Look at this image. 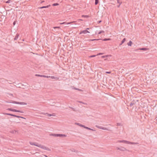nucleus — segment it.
Returning <instances> with one entry per match:
<instances>
[{"mask_svg": "<svg viewBox=\"0 0 157 157\" xmlns=\"http://www.w3.org/2000/svg\"><path fill=\"white\" fill-rule=\"evenodd\" d=\"M117 142L119 143H123L125 144H138V143L132 142L125 140H118Z\"/></svg>", "mask_w": 157, "mask_h": 157, "instance_id": "f257e3e1", "label": "nucleus"}, {"mask_svg": "<svg viewBox=\"0 0 157 157\" xmlns=\"http://www.w3.org/2000/svg\"><path fill=\"white\" fill-rule=\"evenodd\" d=\"M9 103H13L14 104H17L22 105H26L27 103L25 102H21L15 101H11L9 102Z\"/></svg>", "mask_w": 157, "mask_h": 157, "instance_id": "f03ea898", "label": "nucleus"}, {"mask_svg": "<svg viewBox=\"0 0 157 157\" xmlns=\"http://www.w3.org/2000/svg\"><path fill=\"white\" fill-rule=\"evenodd\" d=\"M37 147H40L43 149L47 150L48 151H51V150L50 148L45 146L44 145H41L40 144H39L38 146H37Z\"/></svg>", "mask_w": 157, "mask_h": 157, "instance_id": "7ed1b4c3", "label": "nucleus"}, {"mask_svg": "<svg viewBox=\"0 0 157 157\" xmlns=\"http://www.w3.org/2000/svg\"><path fill=\"white\" fill-rule=\"evenodd\" d=\"M7 110L13 111V112H20L21 113H24V112L23 111H21L20 110H17L16 109H12V108H8L7 109Z\"/></svg>", "mask_w": 157, "mask_h": 157, "instance_id": "20e7f679", "label": "nucleus"}, {"mask_svg": "<svg viewBox=\"0 0 157 157\" xmlns=\"http://www.w3.org/2000/svg\"><path fill=\"white\" fill-rule=\"evenodd\" d=\"M116 149L117 150H119L122 151H129V150L126 149L125 148L121 147H117Z\"/></svg>", "mask_w": 157, "mask_h": 157, "instance_id": "39448f33", "label": "nucleus"}, {"mask_svg": "<svg viewBox=\"0 0 157 157\" xmlns=\"http://www.w3.org/2000/svg\"><path fill=\"white\" fill-rule=\"evenodd\" d=\"M29 143L31 145H34V146H36L37 147V146H38V144H39L37 143L32 142H31V141H30L29 142Z\"/></svg>", "mask_w": 157, "mask_h": 157, "instance_id": "423d86ee", "label": "nucleus"}, {"mask_svg": "<svg viewBox=\"0 0 157 157\" xmlns=\"http://www.w3.org/2000/svg\"><path fill=\"white\" fill-rule=\"evenodd\" d=\"M87 33H90V32L87 30H86L81 31L79 34H81L82 33L86 34Z\"/></svg>", "mask_w": 157, "mask_h": 157, "instance_id": "0eeeda50", "label": "nucleus"}, {"mask_svg": "<svg viewBox=\"0 0 157 157\" xmlns=\"http://www.w3.org/2000/svg\"><path fill=\"white\" fill-rule=\"evenodd\" d=\"M19 36V34H18V33H17V34H16V36H15V38H14V40H17L18 39V37Z\"/></svg>", "mask_w": 157, "mask_h": 157, "instance_id": "6e6552de", "label": "nucleus"}, {"mask_svg": "<svg viewBox=\"0 0 157 157\" xmlns=\"http://www.w3.org/2000/svg\"><path fill=\"white\" fill-rule=\"evenodd\" d=\"M50 136H59V134H50Z\"/></svg>", "mask_w": 157, "mask_h": 157, "instance_id": "1a4fd4ad", "label": "nucleus"}, {"mask_svg": "<svg viewBox=\"0 0 157 157\" xmlns=\"http://www.w3.org/2000/svg\"><path fill=\"white\" fill-rule=\"evenodd\" d=\"M84 128H86L87 129H88V130H91V131H95V130L93 129H91V128H90L89 127H86L85 126H84Z\"/></svg>", "mask_w": 157, "mask_h": 157, "instance_id": "9d476101", "label": "nucleus"}, {"mask_svg": "<svg viewBox=\"0 0 157 157\" xmlns=\"http://www.w3.org/2000/svg\"><path fill=\"white\" fill-rule=\"evenodd\" d=\"M67 136V135L65 134H59V137H65Z\"/></svg>", "mask_w": 157, "mask_h": 157, "instance_id": "9b49d317", "label": "nucleus"}, {"mask_svg": "<svg viewBox=\"0 0 157 157\" xmlns=\"http://www.w3.org/2000/svg\"><path fill=\"white\" fill-rule=\"evenodd\" d=\"M75 124L78 125L81 127H84V125H83L81 124L78 123H75Z\"/></svg>", "mask_w": 157, "mask_h": 157, "instance_id": "f8f14e48", "label": "nucleus"}, {"mask_svg": "<svg viewBox=\"0 0 157 157\" xmlns=\"http://www.w3.org/2000/svg\"><path fill=\"white\" fill-rule=\"evenodd\" d=\"M50 6V5H48V6H43L40 7V9H42V8H48V7H49Z\"/></svg>", "mask_w": 157, "mask_h": 157, "instance_id": "ddd939ff", "label": "nucleus"}, {"mask_svg": "<svg viewBox=\"0 0 157 157\" xmlns=\"http://www.w3.org/2000/svg\"><path fill=\"white\" fill-rule=\"evenodd\" d=\"M35 76H36L40 77H44V75H40L38 74H36Z\"/></svg>", "mask_w": 157, "mask_h": 157, "instance_id": "4468645a", "label": "nucleus"}, {"mask_svg": "<svg viewBox=\"0 0 157 157\" xmlns=\"http://www.w3.org/2000/svg\"><path fill=\"white\" fill-rule=\"evenodd\" d=\"M139 49L140 50H141L146 51V50H148V49L146 48H140Z\"/></svg>", "mask_w": 157, "mask_h": 157, "instance_id": "2eb2a0df", "label": "nucleus"}, {"mask_svg": "<svg viewBox=\"0 0 157 157\" xmlns=\"http://www.w3.org/2000/svg\"><path fill=\"white\" fill-rule=\"evenodd\" d=\"M61 21L60 22L59 21V25L65 24V25H67V24L66 22H62Z\"/></svg>", "mask_w": 157, "mask_h": 157, "instance_id": "dca6fc26", "label": "nucleus"}, {"mask_svg": "<svg viewBox=\"0 0 157 157\" xmlns=\"http://www.w3.org/2000/svg\"><path fill=\"white\" fill-rule=\"evenodd\" d=\"M132 44V42L131 40H130L129 42L127 44L129 46H131Z\"/></svg>", "mask_w": 157, "mask_h": 157, "instance_id": "f3484780", "label": "nucleus"}, {"mask_svg": "<svg viewBox=\"0 0 157 157\" xmlns=\"http://www.w3.org/2000/svg\"><path fill=\"white\" fill-rule=\"evenodd\" d=\"M101 39H89V41H94V40H101Z\"/></svg>", "mask_w": 157, "mask_h": 157, "instance_id": "a211bd4d", "label": "nucleus"}, {"mask_svg": "<svg viewBox=\"0 0 157 157\" xmlns=\"http://www.w3.org/2000/svg\"><path fill=\"white\" fill-rule=\"evenodd\" d=\"M96 127H97V128H99V129H102V128H103V127H101V126H99V125H96Z\"/></svg>", "mask_w": 157, "mask_h": 157, "instance_id": "6ab92c4d", "label": "nucleus"}, {"mask_svg": "<svg viewBox=\"0 0 157 157\" xmlns=\"http://www.w3.org/2000/svg\"><path fill=\"white\" fill-rule=\"evenodd\" d=\"M45 115H46L47 116H48V117H50V116H53V114H48V113H45Z\"/></svg>", "mask_w": 157, "mask_h": 157, "instance_id": "aec40b11", "label": "nucleus"}, {"mask_svg": "<svg viewBox=\"0 0 157 157\" xmlns=\"http://www.w3.org/2000/svg\"><path fill=\"white\" fill-rule=\"evenodd\" d=\"M77 102H79V103H82V104H85V105H87V104L86 103L83 102H82V101H77Z\"/></svg>", "mask_w": 157, "mask_h": 157, "instance_id": "412c9836", "label": "nucleus"}, {"mask_svg": "<svg viewBox=\"0 0 157 157\" xmlns=\"http://www.w3.org/2000/svg\"><path fill=\"white\" fill-rule=\"evenodd\" d=\"M71 150L72 151L76 152L77 153L78 152V151H76L74 149H71Z\"/></svg>", "mask_w": 157, "mask_h": 157, "instance_id": "4be33fe9", "label": "nucleus"}, {"mask_svg": "<svg viewBox=\"0 0 157 157\" xmlns=\"http://www.w3.org/2000/svg\"><path fill=\"white\" fill-rule=\"evenodd\" d=\"M99 2V0H95V5H97Z\"/></svg>", "mask_w": 157, "mask_h": 157, "instance_id": "5701e85b", "label": "nucleus"}, {"mask_svg": "<svg viewBox=\"0 0 157 157\" xmlns=\"http://www.w3.org/2000/svg\"><path fill=\"white\" fill-rule=\"evenodd\" d=\"M126 39L125 38H124L122 40V41H121V42L123 44L125 42V41H126Z\"/></svg>", "mask_w": 157, "mask_h": 157, "instance_id": "b1692460", "label": "nucleus"}, {"mask_svg": "<svg viewBox=\"0 0 157 157\" xmlns=\"http://www.w3.org/2000/svg\"><path fill=\"white\" fill-rule=\"evenodd\" d=\"M59 5V4H58V3H54L52 5V6H58Z\"/></svg>", "mask_w": 157, "mask_h": 157, "instance_id": "393cba45", "label": "nucleus"}, {"mask_svg": "<svg viewBox=\"0 0 157 157\" xmlns=\"http://www.w3.org/2000/svg\"><path fill=\"white\" fill-rule=\"evenodd\" d=\"M16 132V131L15 130H12L11 131V132L12 133L15 134Z\"/></svg>", "mask_w": 157, "mask_h": 157, "instance_id": "a878e982", "label": "nucleus"}, {"mask_svg": "<svg viewBox=\"0 0 157 157\" xmlns=\"http://www.w3.org/2000/svg\"><path fill=\"white\" fill-rule=\"evenodd\" d=\"M82 17H84L86 18H88L89 17V16L88 15H82Z\"/></svg>", "mask_w": 157, "mask_h": 157, "instance_id": "bb28decb", "label": "nucleus"}, {"mask_svg": "<svg viewBox=\"0 0 157 157\" xmlns=\"http://www.w3.org/2000/svg\"><path fill=\"white\" fill-rule=\"evenodd\" d=\"M104 32H105L104 31L102 30L99 32V33H98V34H100L102 33H104Z\"/></svg>", "mask_w": 157, "mask_h": 157, "instance_id": "cd10ccee", "label": "nucleus"}, {"mask_svg": "<svg viewBox=\"0 0 157 157\" xmlns=\"http://www.w3.org/2000/svg\"><path fill=\"white\" fill-rule=\"evenodd\" d=\"M135 104V103L134 102H133V103L131 102V103H130V104L129 105L131 107L132 105H134Z\"/></svg>", "mask_w": 157, "mask_h": 157, "instance_id": "c85d7f7f", "label": "nucleus"}, {"mask_svg": "<svg viewBox=\"0 0 157 157\" xmlns=\"http://www.w3.org/2000/svg\"><path fill=\"white\" fill-rule=\"evenodd\" d=\"M110 39L109 38H108V39H107V38H105L103 40L104 41H107V40H110Z\"/></svg>", "mask_w": 157, "mask_h": 157, "instance_id": "c756f323", "label": "nucleus"}, {"mask_svg": "<svg viewBox=\"0 0 157 157\" xmlns=\"http://www.w3.org/2000/svg\"><path fill=\"white\" fill-rule=\"evenodd\" d=\"M11 2H12V1L11 0H8L7 1H6V3H10Z\"/></svg>", "mask_w": 157, "mask_h": 157, "instance_id": "7c9ffc66", "label": "nucleus"}, {"mask_svg": "<svg viewBox=\"0 0 157 157\" xmlns=\"http://www.w3.org/2000/svg\"><path fill=\"white\" fill-rule=\"evenodd\" d=\"M69 108L71 109L73 111H75L76 110H75V109L71 107H69Z\"/></svg>", "mask_w": 157, "mask_h": 157, "instance_id": "2f4dec72", "label": "nucleus"}, {"mask_svg": "<svg viewBox=\"0 0 157 157\" xmlns=\"http://www.w3.org/2000/svg\"><path fill=\"white\" fill-rule=\"evenodd\" d=\"M102 129L107 130H109V129H108L107 128L103 127Z\"/></svg>", "mask_w": 157, "mask_h": 157, "instance_id": "473e14b6", "label": "nucleus"}, {"mask_svg": "<svg viewBox=\"0 0 157 157\" xmlns=\"http://www.w3.org/2000/svg\"><path fill=\"white\" fill-rule=\"evenodd\" d=\"M44 77H43L47 78H50V76H46V75H44Z\"/></svg>", "mask_w": 157, "mask_h": 157, "instance_id": "72a5a7b5", "label": "nucleus"}, {"mask_svg": "<svg viewBox=\"0 0 157 157\" xmlns=\"http://www.w3.org/2000/svg\"><path fill=\"white\" fill-rule=\"evenodd\" d=\"M5 114L7 115H9L11 116L12 114L10 113H5Z\"/></svg>", "mask_w": 157, "mask_h": 157, "instance_id": "f704fd0d", "label": "nucleus"}, {"mask_svg": "<svg viewBox=\"0 0 157 157\" xmlns=\"http://www.w3.org/2000/svg\"><path fill=\"white\" fill-rule=\"evenodd\" d=\"M117 2L118 3H119L120 4H121V2H120V0H117Z\"/></svg>", "mask_w": 157, "mask_h": 157, "instance_id": "c9c22d12", "label": "nucleus"}, {"mask_svg": "<svg viewBox=\"0 0 157 157\" xmlns=\"http://www.w3.org/2000/svg\"><path fill=\"white\" fill-rule=\"evenodd\" d=\"M108 56V55L102 56H101V57L102 58H105V57H107Z\"/></svg>", "mask_w": 157, "mask_h": 157, "instance_id": "e433bc0d", "label": "nucleus"}, {"mask_svg": "<svg viewBox=\"0 0 157 157\" xmlns=\"http://www.w3.org/2000/svg\"><path fill=\"white\" fill-rule=\"evenodd\" d=\"M50 78L52 79H55L56 77L53 76H50Z\"/></svg>", "mask_w": 157, "mask_h": 157, "instance_id": "4c0bfd02", "label": "nucleus"}, {"mask_svg": "<svg viewBox=\"0 0 157 157\" xmlns=\"http://www.w3.org/2000/svg\"><path fill=\"white\" fill-rule=\"evenodd\" d=\"M17 22V21H14V22H13V25H15Z\"/></svg>", "mask_w": 157, "mask_h": 157, "instance_id": "58836bf2", "label": "nucleus"}, {"mask_svg": "<svg viewBox=\"0 0 157 157\" xmlns=\"http://www.w3.org/2000/svg\"><path fill=\"white\" fill-rule=\"evenodd\" d=\"M53 28L55 29H59V26L54 27H53Z\"/></svg>", "mask_w": 157, "mask_h": 157, "instance_id": "ea45409f", "label": "nucleus"}, {"mask_svg": "<svg viewBox=\"0 0 157 157\" xmlns=\"http://www.w3.org/2000/svg\"><path fill=\"white\" fill-rule=\"evenodd\" d=\"M74 89H75V90H81L79 89H78V88H74Z\"/></svg>", "mask_w": 157, "mask_h": 157, "instance_id": "a19ab883", "label": "nucleus"}, {"mask_svg": "<svg viewBox=\"0 0 157 157\" xmlns=\"http://www.w3.org/2000/svg\"><path fill=\"white\" fill-rule=\"evenodd\" d=\"M15 117L17 118H20L21 117V116L16 115Z\"/></svg>", "mask_w": 157, "mask_h": 157, "instance_id": "79ce46f5", "label": "nucleus"}, {"mask_svg": "<svg viewBox=\"0 0 157 157\" xmlns=\"http://www.w3.org/2000/svg\"><path fill=\"white\" fill-rule=\"evenodd\" d=\"M117 126H120L121 125V124H120L119 123H117Z\"/></svg>", "mask_w": 157, "mask_h": 157, "instance_id": "37998d69", "label": "nucleus"}, {"mask_svg": "<svg viewBox=\"0 0 157 157\" xmlns=\"http://www.w3.org/2000/svg\"><path fill=\"white\" fill-rule=\"evenodd\" d=\"M106 73L107 74H110L111 73V72L110 71H106Z\"/></svg>", "mask_w": 157, "mask_h": 157, "instance_id": "c03bdc74", "label": "nucleus"}, {"mask_svg": "<svg viewBox=\"0 0 157 157\" xmlns=\"http://www.w3.org/2000/svg\"><path fill=\"white\" fill-rule=\"evenodd\" d=\"M96 56V55H92L90 56L91 57H94Z\"/></svg>", "mask_w": 157, "mask_h": 157, "instance_id": "a18cd8bd", "label": "nucleus"}, {"mask_svg": "<svg viewBox=\"0 0 157 157\" xmlns=\"http://www.w3.org/2000/svg\"><path fill=\"white\" fill-rule=\"evenodd\" d=\"M15 116H16L15 115H14V114H11V116H12L15 117Z\"/></svg>", "mask_w": 157, "mask_h": 157, "instance_id": "49530a36", "label": "nucleus"}, {"mask_svg": "<svg viewBox=\"0 0 157 157\" xmlns=\"http://www.w3.org/2000/svg\"><path fill=\"white\" fill-rule=\"evenodd\" d=\"M63 26L64 27H66L67 26L66 25H65V24H63Z\"/></svg>", "mask_w": 157, "mask_h": 157, "instance_id": "de8ad7c7", "label": "nucleus"}, {"mask_svg": "<svg viewBox=\"0 0 157 157\" xmlns=\"http://www.w3.org/2000/svg\"><path fill=\"white\" fill-rule=\"evenodd\" d=\"M101 20H100V21H98V23H101Z\"/></svg>", "mask_w": 157, "mask_h": 157, "instance_id": "09e8293b", "label": "nucleus"}, {"mask_svg": "<svg viewBox=\"0 0 157 157\" xmlns=\"http://www.w3.org/2000/svg\"><path fill=\"white\" fill-rule=\"evenodd\" d=\"M61 75H62V74H59V77H62V76H61Z\"/></svg>", "mask_w": 157, "mask_h": 157, "instance_id": "8fccbe9b", "label": "nucleus"}, {"mask_svg": "<svg viewBox=\"0 0 157 157\" xmlns=\"http://www.w3.org/2000/svg\"><path fill=\"white\" fill-rule=\"evenodd\" d=\"M20 118H23V119H25V118L23 117H21H21Z\"/></svg>", "mask_w": 157, "mask_h": 157, "instance_id": "3c124183", "label": "nucleus"}, {"mask_svg": "<svg viewBox=\"0 0 157 157\" xmlns=\"http://www.w3.org/2000/svg\"><path fill=\"white\" fill-rule=\"evenodd\" d=\"M123 44V43H122L121 42V44H119V46H121V45H122V44Z\"/></svg>", "mask_w": 157, "mask_h": 157, "instance_id": "603ef678", "label": "nucleus"}, {"mask_svg": "<svg viewBox=\"0 0 157 157\" xmlns=\"http://www.w3.org/2000/svg\"><path fill=\"white\" fill-rule=\"evenodd\" d=\"M102 54V53H99L98 55H101Z\"/></svg>", "mask_w": 157, "mask_h": 157, "instance_id": "864d4df0", "label": "nucleus"}, {"mask_svg": "<svg viewBox=\"0 0 157 157\" xmlns=\"http://www.w3.org/2000/svg\"><path fill=\"white\" fill-rule=\"evenodd\" d=\"M120 4H119V5H118V6H117V7H118V8H119V7H120Z\"/></svg>", "mask_w": 157, "mask_h": 157, "instance_id": "5fc2aeb1", "label": "nucleus"}, {"mask_svg": "<svg viewBox=\"0 0 157 157\" xmlns=\"http://www.w3.org/2000/svg\"><path fill=\"white\" fill-rule=\"evenodd\" d=\"M89 29V28H86V30H87V29Z\"/></svg>", "mask_w": 157, "mask_h": 157, "instance_id": "6e6d98bb", "label": "nucleus"}, {"mask_svg": "<svg viewBox=\"0 0 157 157\" xmlns=\"http://www.w3.org/2000/svg\"><path fill=\"white\" fill-rule=\"evenodd\" d=\"M44 2V1H43L41 2Z\"/></svg>", "mask_w": 157, "mask_h": 157, "instance_id": "4d7b16f0", "label": "nucleus"}, {"mask_svg": "<svg viewBox=\"0 0 157 157\" xmlns=\"http://www.w3.org/2000/svg\"><path fill=\"white\" fill-rule=\"evenodd\" d=\"M106 59H105V60H106Z\"/></svg>", "mask_w": 157, "mask_h": 157, "instance_id": "13d9d810", "label": "nucleus"}]
</instances>
